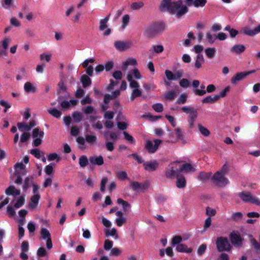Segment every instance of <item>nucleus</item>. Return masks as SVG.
Instances as JSON below:
<instances>
[{"instance_id": "ea45409f", "label": "nucleus", "mask_w": 260, "mask_h": 260, "mask_svg": "<svg viewBox=\"0 0 260 260\" xmlns=\"http://www.w3.org/2000/svg\"><path fill=\"white\" fill-rule=\"evenodd\" d=\"M41 235L43 239L47 240L51 238V235L49 231L46 228H42L41 230Z\"/></svg>"}, {"instance_id": "20e7f679", "label": "nucleus", "mask_w": 260, "mask_h": 260, "mask_svg": "<svg viewBox=\"0 0 260 260\" xmlns=\"http://www.w3.org/2000/svg\"><path fill=\"white\" fill-rule=\"evenodd\" d=\"M225 175L216 172L212 176V180L213 183L218 186H225L229 183L228 179L224 177Z\"/></svg>"}, {"instance_id": "5701e85b", "label": "nucleus", "mask_w": 260, "mask_h": 260, "mask_svg": "<svg viewBox=\"0 0 260 260\" xmlns=\"http://www.w3.org/2000/svg\"><path fill=\"white\" fill-rule=\"evenodd\" d=\"M219 100V96L215 94L214 96L209 95L202 100L204 104H214Z\"/></svg>"}, {"instance_id": "58836bf2", "label": "nucleus", "mask_w": 260, "mask_h": 260, "mask_svg": "<svg viewBox=\"0 0 260 260\" xmlns=\"http://www.w3.org/2000/svg\"><path fill=\"white\" fill-rule=\"evenodd\" d=\"M124 139L130 144H134L136 142L135 138L127 132L124 131L123 133Z\"/></svg>"}, {"instance_id": "4d7b16f0", "label": "nucleus", "mask_w": 260, "mask_h": 260, "mask_svg": "<svg viewBox=\"0 0 260 260\" xmlns=\"http://www.w3.org/2000/svg\"><path fill=\"white\" fill-rule=\"evenodd\" d=\"M144 6V3L142 2L133 3L131 5V8L133 10H138Z\"/></svg>"}, {"instance_id": "79ce46f5", "label": "nucleus", "mask_w": 260, "mask_h": 260, "mask_svg": "<svg viewBox=\"0 0 260 260\" xmlns=\"http://www.w3.org/2000/svg\"><path fill=\"white\" fill-rule=\"evenodd\" d=\"M200 87L201 89H196L193 90V92L196 95L203 96L206 93V91L205 90V86L204 84H202Z\"/></svg>"}, {"instance_id": "1a4fd4ad", "label": "nucleus", "mask_w": 260, "mask_h": 260, "mask_svg": "<svg viewBox=\"0 0 260 260\" xmlns=\"http://www.w3.org/2000/svg\"><path fill=\"white\" fill-rule=\"evenodd\" d=\"M150 185V183L148 180L144 183H139L137 181H131V187L134 191H141L144 192L147 189Z\"/></svg>"}, {"instance_id": "de8ad7c7", "label": "nucleus", "mask_w": 260, "mask_h": 260, "mask_svg": "<svg viewBox=\"0 0 260 260\" xmlns=\"http://www.w3.org/2000/svg\"><path fill=\"white\" fill-rule=\"evenodd\" d=\"M32 178H30L27 177L25 178L24 183L22 186L23 191H25L29 187V184L32 182Z\"/></svg>"}, {"instance_id": "7ed1b4c3", "label": "nucleus", "mask_w": 260, "mask_h": 260, "mask_svg": "<svg viewBox=\"0 0 260 260\" xmlns=\"http://www.w3.org/2000/svg\"><path fill=\"white\" fill-rule=\"evenodd\" d=\"M239 197L245 202L260 205V200L255 197H253L250 192H245L243 191L240 192Z\"/></svg>"}, {"instance_id": "f03ea898", "label": "nucleus", "mask_w": 260, "mask_h": 260, "mask_svg": "<svg viewBox=\"0 0 260 260\" xmlns=\"http://www.w3.org/2000/svg\"><path fill=\"white\" fill-rule=\"evenodd\" d=\"M181 4H182V0L174 2L172 0H162L159 7V10L161 12L167 11L173 14Z\"/></svg>"}, {"instance_id": "4468645a", "label": "nucleus", "mask_w": 260, "mask_h": 260, "mask_svg": "<svg viewBox=\"0 0 260 260\" xmlns=\"http://www.w3.org/2000/svg\"><path fill=\"white\" fill-rule=\"evenodd\" d=\"M40 198L41 197L39 194H36L31 196L30 199V202L28 204L29 208L30 209H35L38 205Z\"/></svg>"}, {"instance_id": "864d4df0", "label": "nucleus", "mask_w": 260, "mask_h": 260, "mask_svg": "<svg viewBox=\"0 0 260 260\" xmlns=\"http://www.w3.org/2000/svg\"><path fill=\"white\" fill-rule=\"evenodd\" d=\"M55 159H56L57 161H59L60 160L61 158L59 156H58V154L56 153H51L48 156V160L49 161H52Z\"/></svg>"}, {"instance_id": "473e14b6", "label": "nucleus", "mask_w": 260, "mask_h": 260, "mask_svg": "<svg viewBox=\"0 0 260 260\" xmlns=\"http://www.w3.org/2000/svg\"><path fill=\"white\" fill-rule=\"evenodd\" d=\"M212 173L211 172H201L199 174L198 178L200 180L202 181H206L210 178L211 176Z\"/></svg>"}, {"instance_id": "3c124183", "label": "nucleus", "mask_w": 260, "mask_h": 260, "mask_svg": "<svg viewBox=\"0 0 260 260\" xmlns=\"http://www.w3.org/2000/svg\"><path fill=\"white\" fill-rule=\"evenodd\" d=\"M47 252L44 247H40L37 252V256L39 257H43L47 255Z\"/></svg>"}, {"instance_id": "e433bc0d", "label": "nucleus", "mask_w": 260, "mask_h": 260, "mask_svg": "<svg viewBox=\"0 0 260 260\" xmlns=\"http://www.w3.org/2000/svg\"><path fill=\"white\" fill-rule=\"evenodd\" d=\"M48 112L49 114L56 118H59L61 115V112L56 109V108H52L49 109Z\"/></svg>"}, {"instance_id": "f257e3e1", "label": "nucleus", "mask_w": 260, "mask_h": 260, "mask_svg": "<svg viewBox=\"0 0 260 260\" xmlns=\"http://www.w3.org/2000/svg\"><path fill=\"white\" fill-rule=\"evenodd\" d=\"M166 29V24L162 21L154 22L145 28L144 35L148 38H154Z\"/></svg>"}, {"instance_id": "393cba45", "label": "nucleus", "mask_w": 260, "mask_h": 260, "mask_svg": "<svg viewBox=\"0 0 260 260\" xmlns=\"http://www.w3.org/2000/svg\"><path fill=\"white\" fill-rule=\"evenodd\" d=\"M197 117V111H194V113H191V114L189 115L187 121L190 128H193L194 127V122L196 121Z\"/></svg>"}, {"instance_id": "6e6552de", "label": "nucleus", "mask_w": 260, "mask_h": 260, "mask_svg": "<svg viewBox=\"0 0 260 260\" xmlns=\"http://www.w3.org/2000/svg\"><path fill=\"white\" fill-rule=\"evenodd\" d=\"M44 133L42 131H40L39 128H36L34 129L32 137L34 139L33 141V145L38 147L40 145L42 142V138L44 137Z\"/></svg>"}, {"instance_id": "c03bdc74", "label": "nucleus", "mask_w": 260, "mask_h": 260, "mask_svg": "<svg viewBox=\"0 0 260 260\" xmlns=\"http://www.w3.org/2000/svg\"><path fill=\"white\" fill-rule=\"evenodd\" d=\"M176 93L173 90H171L166 92L165 94V98L166 100L172 101L175 98Z\"/></svg>"}, {"instance_id": "c85d7f7f", "label": "nucleus", "mask_w": 260, "mask_h": 260, "mask_svg": "<svg viewBox=\"0 0 260 260\" xmlns=\"http://www.w3.org/2000/svg\"><path fill=\"white\" fill-rule=\"evenodd\" d=\"M179 168V172H188L193 170V167L190 164L185 163L182 165V166H179L178 167Z\"/></svg>"}, {"instance_id": "f704fd0d", "label": "nucleus", "mask_w": 260, "mask_h": 260, "mask_svg": "<svg viewBox=\"0 0 260 260\" xmlns=\"http://www.w3.org/2000/svg\"><path fill=\"white\" fill-rule=\"evenodd\" d=\"M142 95V91L139 89H133L131 95L130 97V100L131 101H134L136 98L141 96Z\"/></svg>"}, {"instance_id": "a18cd8bd", "label": "nucleus", "mask_w": 260, "mask_h": 260, "mask_svg": "<svg viewBox=\"0 0 260 260\" xmlns=\"http://www.w3.org/2000/svg\"><path fill=\"white\" fill-rule=\"evenodd\" d=\"M182 241V238L181 236H175L172 240V245L173 246L180 244Z\"/></svg>"}, {"instance_id": "5fc2aeb1", "label": "nucleus", "mask_w": 260, "mask_h": 260, "mask_svg": "<svg viewBox=\"0 0 260 260\" xmlns=\"http://www.w3.org/2000/svg\"><path fill=\"white\" fill-rule=\"evenodd\" d=\"M207 249V245L206 244H202L201 245H200L198 250H197V253L199 255H202L206 251V250Z\"/></svg>"}, {"instance_id": "c756f323", "label": "nucleus", "mask_w": 260, "mask_h": 260, "mask_svg": "<svg viewBox=\"0 0 260 260\" xmlns=\"http://www.w3.org/2000/svg\"><path fill=\"white\" fill-rule=\"evenodd\" d=\"M110 16V14H109L108 16H107L105 18L101 20L99 27V29L100 30L103 31L107 28L108 25H107V23L109 21Z\"/></svg>"}, {"instance_id": "09e8293b", "label": "nucleus", "mask_w": 260, "mask_h": 260, "mask_svg": "<svg viewBox=\"0 0 260 260\" xmlns=\"http://www.w3.org/2000/svg\"><path fill=\"white\" fill-rule=\"evenodd\" d=\"M181 111L183 112L189 113V114H191V113H194V111H197V110L193 107L186 106L182 107L181 108Z\"/></svg>"}, {"instance_id": "0e129e2a", "label": "nucleus", "mask_w": 260, "mask_h": 260, "mask_svg": "<svg viewBox=\"0 0 260 260\" xmlns=\"http://www.w3.org/2000/svg\"><path fill=\"white\" fill-rule=\"evenodd\" d=\"M206 38L208 42L210 44H213L214 42L215 39H216V35L213 36L211 35L210 32L206 33Z\"/></svg>"}, {"instance_id": "a878e982", "label": "nucleus", "mask_w": 260, "mask_h": 260, "mask_svg": "<svg viewBox=\"0 0 260 260\" xmlns=\"http://www.w3.org/2000/svg\"><path fill=\"white\" fill-rule=\"evenodd\" d=\"M24 89L27 93H36L37 92L36 88L29 82H27L24 84Z\"/></svg>"}, {"instance_id": "4be33fe9", "label": "nucleus", "mask_w": 260, "mask_h": 260, "mask_svg": "<svg viewBox=\"0 0 260 260\" xmlns=\"http://www.w3.org/2000/svg\"><path fill=\"white\" fill-rule=\"evenodd\" d=\"M260 32V24L253 29L249 28H245L244 29V33L249 36H253Z\"/></svg>"}, {"instance_id": "72a5a7b5", "label": "nucleus", "mask_w": 260, "mask_h": 260, "mask_svg": "<svg viewBox=\"0 0 260 260\" xmlns=\"http://www.w3.org/2000/svg\"><path fill=\"white\" fill-rule=\"evenodd\" d=\"M79 164L80 166L82 168L87 166L88 164V160L87 156L86 155L81 156L79 158Z\"/></svg>"}, {"instance_id": "9b49d317", "label": "nucleus", "mask_w": 260, "mask_h": 260, "mask_svg": "<svg viewBox=\"0 0 260 260\" xmlns=\"http://www.w3.org/2000/svg\"><path fill=\"white\" fill-rule=\"evenodd\" d=\"M165 73L169 80H177L181 79L183 76V72L181 70L176 71L174 74L172 71L166 70Z\"/></svg>"}, {"instance_id": "680f3d73", "label": "nucleus", "mask_w": 260, "mask_h": 260, "mask_svg": "<svg viewBox=\"0 0 260 260\" xmlns=\"http://www.w3.org/2000/svg\"><path fill=\"white\" fill-rule=\"evenodd\" d=\"M21 250L23 252H28L29 250V244L28 241H24L21 245Z\"/></svg>"}, {"instance_id": "b1692460", "label": "nucleus", "mask_w": 260, "mask_h": 260, "mask_svg": "<svg viewBox=\"0 0 260 260\" xmlns=\"http://www.w3.org/2000/svg\"><path fill=\"white\" fill-rule=\"evenodd\" d=\"M246 77L244 72H239L236 74L231 79V83L236 84L238 81H240Z\"/></svg>"}, {"instance_id": "69168bd1", "label": "nucleus", "mask_w": 260, "mask_h": 260, "mask_svg": "<svg viewBox=\"0 0 260 260\" xmlns=\"http://www.w3.org/2000/svg\"><path fill=\"white\" fill-rule=\"evenodd\" d=\"M137 64V60L135 58H131L128 60H126L125 62L123 63V66L125 68H126L128 65L132 64V65H136Z\"/></svg>"}, {"instance_id": "37998d69", "label": "nucleus", "mask_w": 260, "mask_h": 260, "mask_svg": "<svg viewBox=\"0 0 260 260\" xmlns=\"http://www.w3.org/2000/svg\"><path fill=\"white\" fill-rule=\"evenodd\" d=\"M25 202V199L24 196H20L19 199L17 200L16 203L14 204V207L15 208H19L22 207Z\"/></svg>"}, {"instance_id": "4c0bfd02", "label": "nucleus", "mask_w": 260, "mask_h": 260, "mask_svg": "<svg viewBox=\"0 0 260 260\" xmlns=\"http://www.w3.org/2000/svg\"><path fill=\"white\" fill-rule=\"evenodd\" d=\"M199 130L200 132L205 137H208L210 135V131L205 127L203 126L202 124H198Z\"/></svg>"}, {"instance_id": "8fccbe9b", "label": "nucleus", "mask_w": 260, "mask_h": 260, "mask_svg": "<svg viewBox=\"0 0 260 260\" xmlns=\"http://www.w3.org/2000/svg\"><path fill=\"white\" fill-rule=\"evenodd\" d=\"M243 217V214L240 212H237L234 213L231 217L233 220L235 221H238Z\"/></svg>"}, {"instance_id": "f8f14e48", "label": "nucleus", "mask_w": 260, "mask_h": 260, "mask_svg": "<svg viewBox=\"0 0 260 260\" xmlns=\"http://www.w3.org/2000/svg\"><path fill=\"white\" fill-rule=\"evenodd\" d=\"M186 5L188 7L194 6L196 8L203 7L206 4L207 0H185Z\"/></svg>"}, {"instance_id": "412c9836", "label": "nucleus", "mask_w": 260, "mask_h": 260, "mask_svg": "<svg viewBox=\"0 0 260 260\" xmlns=\"http://www.w3.org/2000/svg\"><path fill=\"white\" fill-rule=\"evenodd\" d=\"M176 249L179 252H185L187 253H191L192 251L191 248H188V246L184 244L177 245L176 247Z\"/></svg>"}, {"instance_id": "39448f33", "label": "nucleus", "mask_w": 260, "mask_h": 260, "mask_svg": "<svg viewBox=\"0 0 260 260\" xmlns=\"http://www.w3.org/2000/svg\"><path fill=\"white\" fill-rule=\"evenodd\" d=\"M230 238L232 244L236 247H241L244 239L241 237L238 231H234L230 234Z\"/></svg>"}, {"instance_id": "2f4dec72", "label": "nucleus", "mask_w": 260, "mask_h": 260, "mask_svg": "<svg viewBox=\"0 0 260 260\" xmlns=\"http://www.w3.org/2000/svg\"><path fill=\"white\" fill-rule=\"evenodd\" d=\"M117 203L121 205L123 210L124 212H126L127 209L130 208V204L126 201L123 200L121 198H118L117 200Z\"/></svg>"}, {"instance_id": "423d86ee", "label": "nucleus", "mask_w": 260, "mask_h": 260, "mask_svg": "<svg viewBox=\"0 0 260 260\" xmlns=\"http://www.w3.org/2000/svg\"><path fill=\"white\" fill-rule=\"evenodd\" d=\"M216 246L218 251H230L231 246L226 238L220 237L217 238Z\"/></svg>"}, {"instance_id": "7c9ffc66", "label": "nucleus", "mask_w": 260, "mask_h": 260, "mask_svg": "<svg viewBox=\"0 0 260 260\" xmlns=\"http://www.w3.org/2000/svg\"><path fill=\"white\" fill-rule=\"evenodd\" d=\"M85 140L88 144L92 145L95 144L97 138L95 135L87 134L85 135Z\"/></svg>"}, {"instance_id": "dca6fc26", "label": "nucleus", "mask_w": 260, "mask_h": 260, "mask_svg": "<svg viewBox=\"0 0 260 260\" xmlns=\"http://www.w3.org/2000/svg\"><path fill=\"white\" fill-rule=\"evenodd\" d=\"M188 11V9L187 7L185 5H183L182 4L180 5V7L178 8L176 10H175V12L173 14H175L177 18H179L183 15L187 13Z\"/></svg>"}, {"instance_id": "0eeeda50", "label": "nucleus", "mask_w": 260, "mask_h": 260, "mask_svg": "<svg viewBox=\"0 0 260 260\" xmlns=\"http://www.w3.org/2000/svg\"><path fill=\"white\" fill-rule=\"evenodd\" d=\"M178 161L171 163L166 169V176L167 178H172L175 175H178Z\"/></svg>"}, {"instance_id": "052dcab7", "label": "nucleus", "mask_w": 260, "mask_h": 260, "mask_svg": "<svg viewBox=\"0 0 260 260\" xmlns=\"http://www.w3.org/2000/svg\"><path fill=\"white\" fill-rule=\"evenodd\" d=\"M179 85L183 88H187L190 86V82L187 79L183 78L180 81Z\"/></svg>"}, {"instance_id": "2eb2a0df", "label": "nucleus", "mask_w": 260, "mask_h": 260, "mask_svg": "<svg viewBox=\"0 0 260 260\" xmlns=\"http://www.w3.org/2000/svg\"><path fill=\"white\" fill-rule=\"evenodd\" d=\"M143 166L145 170L153 172L156 170L158 167V164L156 160H153L150 162H145Z\"/></svg>"}, {"instance_id": "9d476101", "label": "nucleus", "mask_w": 260, "mask_h": 260, "mask_svg": "<svg viewBox=\"0 0 260 260\" xmlns=\"http://www.w3.org/2000/svg\"><path fill=\"white\" fill-rule=\"evenodd\" d=\"M154 142V144L153 145L150 140L146 141L145 147L149 153H153L156 152L159 146L162 143V141L159 139H155Z\"/></svg>"}, {"instance_id": "a19ab883", "label": "nucleus", "mask_w": 260, "mask_h": 260, "mask_svg": "<svg viewBox=\"0 0 260 260\" xmlns=\"http://www.w3.org/2000/svg\"><path fill=\"white\" fill-rule=\"evenodd\" d=\"M206 55L209 58H212L215 54V49L214 48H208L205 49Z\"/></svg>"}, {"instance_id": "ddd939ff", "label": "nucleus", "mask_w": 260, "mask_h": 260, "mask_svg": "<svg viewBox=\"0 0 260 260\" xmlns=\"http://www.w3.org/2000/svg\"><path fill=\"white\" fill-rule=\"evenodd\" d=\"M114 46L117 50L124 51L129 48V43L128 42L116 41L114 42Z\"/></svg>"}, {"instance_id": "aec40b11", "label": "nucleus", "mask_w": 260, "mask_h": 260, "mask_svg": "<svg viewBox=\"0 0 260 260\" xmlns=\"http://www.w3.org/2000/svg\"><path fill=\"white\" fill-rule=\"evenodd\" d=\"M176 185L178 188H183L186 186V181L185 177L183 175H177Z\"/></svg>"}, {"instance_id": "a211bd4d", "label": "nucleus", "mask_w": 260, "mask_h": 260, "mask_svg": "<svg viewBox=\"0 0 260 260\" xmlns=\"http://www.w3.org/2000/svg\"><path fill=\"white\" fill-rule=\"evenodd\" d=\"M246 50L245 47L242 44H236L234 45L230 49L232 53L237 54H240L244 52Z\"/></svg>"}, {"instance_id": "49530a36", "label": "nucleus", "mask_w": 260, "mask_h": 260, "mask_svg": "<svg viewBox=\"0 0 260 260\" xmlns=\"http://www.w3.org/2000/svg\"><path fill=\"white\" fill-rule=\"evenodd\" d=\"M187 96L185 93H182L176 101V103L179 105L185 104L187 101Z\"/></svg>"}, {"instance_id": "cd10ccee", "label": "nucleus", "mask_w": 260, "mask_h": 260, "mask_svg": "<svg viewBox=\"0 0 260 260\" xmlns=\"http://www.w3.org/2000/svg\"><path fill=\"white\" fill-rule=\"evenodd\" d=\"M81 81L84 88L88 87L91 84V79L86 75H83L82 76Z\"/></svg>"}, {"instance_id": "774afa93", "label": "nucleus", "mask_w": 260, "mask_h": 260, "mask_svg": "<svg viewBox=\"0 0 260 260\" xmlns=\"http://www.w3.org/2000/svg\"><path fill=\"white\" fill-rule=\"evenodd\" d=\"M30 153L38 159L41 158V151L38 149H33L30 151Z\"/></svg>"}, {"instance_id": "603ef678", "label": "nucleus", "mask_w": 260, "mask_h": 260, "mask_svg": "<svg viewBox=\"0 0 260 260\" xmlns=\"http://www.w3.org/2000/svg\"><path fill=\"white\" fill-rule=\"evenodd\" d=\"M30 137V135L28 133H23L20 137V142L25 143L26 142Z\"/></svg>"}, {"instance_id": "e2e57ef3", "label": "nucleus", "mask_w": 260, "mask_h": 260, "mask_svg": "<svg viewBox=\"0 0 260 260\" xmlns=\"http://www.w3.org/2000/svg\"><path fill=\"white\" fill-rule=\"evenodd\" d=\"M152 47L154 51L156 53H161L164 50V47L161 45H153Z\"/></svg>"}, {"instance_id": "f3484780", "label": "nucleus", "mask_w": 260, "mask_h": 260, "mask_svg": "<svg viewBox=\"0 0 260 260\" xmlns=\"http://www.w3.org/2000/svg\"><path fill=\"white\" fill-rule=\"evenodd\" d=\"M89 161L92 165L101 166L104 164V159L102 155L90 156Z\"/></svg>"}, {"instance_id": "338daca9", "label": "nucleus", "mask_w": 260, "mask_h": 260, "mask_svg": "<svg viewBox=\"0 0 260 260\" xmlns=\"http://www.w3.org/2000/svg\"><path fill=\"white\" fill-rule=\"evenodd\" d=\"M117 176L119 179L121 180H124L127 178V173L125 171H121L118 172L117 173Z\"/></svg>"}, {"instance_id": "bf43d9fd", "label": "nucleus", "mask_w": 260, "mask_h": 260, "mask_svg": "<svg viewBox=\"0 0 260 260\" xmlns=\"http://www.w3.org/2000/svg\"><path fill=\"white\" fill-rule=\"evenodd\" d=\"M113 242L112 241L109 240H106L104 243V248L105 250H109L112 248Z\"/></svg>"}, {"instance_id": "13d9d810", "label": "nucleus", "mask_w": 260, "mask_h": 260, "mask_svg": "<svg viewBox=\"0 0 260 260\" xmlns=\"http://www.w3.org/2000/svg\"><path fill=\"white\" fill-rule=\"evenodd\" d=\"M152 108L157 112H161L164 110L163 105L161 103H156L152 106Z\"/></svg>"}, {"instance_id": "c9c22d12", "label": "nucleus", "mask_w": 260, "mask_h": 260, "mask_svg": "<svg viewBox=\"0 0 260 260\" xmlns=\"http://www.w3.org/2000/svg\"><path fill=\"white\" fill-rule=\"evenodd\" d=\"M72 117L74 122L78 123L80 122L83 118L82 114L79 111H75L73 113Z\"/></svg>"}, {"instance_id": "bb28decb", "label": "nucleus", "mask_w": 260, "mask_h": 260, "mask_svg": "<svg viewBox=\"0 0 260 260\" xmlns=\"http://www.w3.org/2000/svg\"><path fill=\"white\" fill-rule=\"evenodd\" d=\"M204 61L203 55L202 54H198L197 56L194 67L197 69H200Z\"/></svg>"}, {"instance_id": "6ab92c4d", "label": "nucleus", "mask_w": 260, "mask_h": 260, "mask_svg": "<svg viewBox=\"0 0 260 260\" xmlns=\"http://www.w3.org/2000/svg\"><path fill=\"white\" fill-rule=\"evenodd\" d=\"M5 193L7 196H16L20 195V191L16 189L14 186L11 185L5 190Z\"/></svg>"}, {"instance_id": "6e6d98bb", "label": "nucleus", "mask_w": 260, "mask_h": 260, "mask_svg": "<svg viewBox=\"0 0 260 260\" xmlns=\"http://www.w3.org/2000/svg\"><path fill=\"white\" fill-rule=\"evenodd\" d=\"M116 223L118 226H121L123 224L126 223V219L124 217H121L116 219Z\"/></svg>"}]
</instances>
